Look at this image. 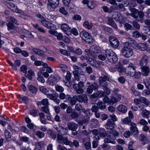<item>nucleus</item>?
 Segmentation results:
<instances>
[{"mask_svg":"<svg viewBox=\"0 0 150 150\" xmlns=\"http://www.w3.org/2000/svg\"><path fill=\"white\" fill-rule=\"evenodd\" d=\"M93 134H99L100 137L105 138L104 142L105 143L115 144V140L116 137L119 135V133L115 129L111 130L108 133L104 128H100L99 129H94L92 131Z\"/></svg>","mask_w":150,"mask_h":150,"instance_id":"f257e3e1","label":"nucleus"},{"mask_svg":"<svg viewBox=\"0 0 150 150\" xmlns=\"http://www.w3.org/2000/svg\"><path fill=\"white\" fill-rule=\"evenodd\" d=\"M106 81H110V79L106 75L103 76H100L99 77L98 81L99 85L103 88V89L106 92L107 94H110V92L109 88L108 87V84Z\"/></svg>","mask_w":150,"mask_h":150,"instance_id":"f03ea898","label":"nucleus"},{"mask_svg":"<svg viewBox=\"0 0 150 150\" xmlns=\"http://www.w3.org/2000/svg\"><path fill=\"white\" fill-rule=\"evenodd\" d=\"M124 45V47L121 50V52L123 56L126 58H129L133 54V50L129 46L128 42L125 43Z\"/></svg>","mask_w":150,"mask_h":150,"instance_id":"7ed1b4c3","label":"nucleus"},{"mask_svg":"<svg viewBox=\"0 0 150 150\" xmlns=\"http://www.w3.org/2000/svg\"><path fill=\"white\" fill-rule=\"evenodd\" d=\"M135 68V65L130 63L127 67L128 74L131 76H134L136 79H139L141 76V73L140 72H136Z\"/></svg>","mask_w":150,"mask_h":150,"instance_id":"20e7f679","label":"nucleus"},{"mask_svg":"<svg viewBox=\"0 0 150 150\" xmlns=\"http://www.w3.org/2000/svg\"><path fill=\"white\" fill-rule=\"evenodd\" d=\"M105 55L109 61L112 63H115L117 60L116 54L111 50H107L105 51Z\"/></svg>","mask_w":150,"mask_h":150,"instance_id":"39448f33","label":"nucleus"},{"mask_svg":"<svg viewBox=\"0 0 150 150\" xmlns=\"http://www.w3.org/2000/svg\"><path fill=\"white\" fill-rule=\"evenodd\" d=\"M59 0H48L47 8L50 11H54L58 6Z\"/></svg>","mask_w":150,"mask_h":150,"instance_id":"423d86ee","label":"nucleus"},{"mask_svg":"<svg viewBox=\"0 0 150 150\" xmlns=\"http://www.w3.org/2000/svg\"><path fill=\"white\" fill-rule=\"evenodd\" d=\"M57 140L60 143H63L66 145L71 146L72 144V142L68 140L67 137H63L62 135L59 134H57Z\"/></svg>","mask_w":150,"mask_h":150,"instance_id":"0eeeda50","label":"nucleus"},{"mask_svg":"<svg viewBox=\"0 0 150 150\" xmlns=\"http://www.w3.org/2000/svg\"><path fill=\"white\" fill-rule=\"evenodd\" d=\"M80 35L82 39L86 42L90 43L92 42V38L88 32L83 30L80 32Z\"/></svg>","mask_w":150,"mask_h":150,"instance_id":"6e6552de","label":"nucleus"},{"mask_svg":"<svg viewBox=\"0 0 150 150\" xmlns=\"http://www.w3.org/2000/svg\"><path fill=\"white\" fill-rule=\"evenodd\" d=\"M109 40L110 44L112 47L114 48H116L118 47L119 42L116 37L110 36L109 37Z\"/></svg>","mask_w":150,"mask_h":150,"instance_id":"1a4fd4ad","label":"nucleus"},{"mask_svg":"<svg viewBox=\"0 0 150 150\" xmlns=\"http://www.w3.org/2000/svg\"><path fill=\"white\" fill-rule=\"evenodd\" d=\"M61 28L63 31L68 36L71 34V29L69 26L66 23H63L61 25Z\"/></svg>","mask_w":150,"mask_h":150,"instance_id":"9d476101","label":"nucleus"},{"mask_svg":"<svg viewBox=\"0 0 150 150\" xmlns=\"http://www.w3.org/2000/svg\"><path fill=\"white\" fill-rule=\"evenodd\" d=\"M149 59L148 57L144 55L142 57L139 62V65L141 67L146 66L148 62Z\"/></svg>","mask_w":150,"mask_h":150,"instance_id":"9b49d317","label":"nucleus"},{"mask_svg":"<svg viewBox=\"0 0 150 150\" xmlns=\"http://www.w3.org/2000/svg\"><path fill=\"white\" fill-rule=\"evenodd\" d=\"M115 125V122L112 120L108 119L105 125L106 128L108 129L113 130V129Z\"/></svg>","mask_w":150,"mask_h":150,"instance_id":"f8f14e48","label":"nucleus"},{"mask_svg":"<svg viewBox=\"0 0 150 150\" xmlns=\"http://www.w3.org/2000/svg\"><path fill=\"white\" fill-rule=\"evenodd\" d=\"M77 100L79 103H86L88 100L87 96L85 95H78L76 96Z\"/></svg>","mask_w":150,"mask_h":150,"instance_id":"ddd939ff","label":"nucleus"},{"mask_svg":"<svg viewBox=\"0 0 150 150\" xmlns=\"http://www.w3.org/2000/svg\"><path fill=\"white\" fill-rule=\"evenodd\" d=\"M8 30L9 31L11 30L18 31L19 29L18 27L15 26L11 22L6 23Z\"/></svg>","mask_w":150,"mask_h":150,"instance_id":"4468645a","label":"nucleus"},{"mask_svg":"<svg viewBox=\"0 0 150 150\" xmlns=\"http://www.w3.org/2000/svg\"><path fill=\"white\" fill-rule=\"evenodd\" d=\"M68 129L69 130H76L78 127L77 124L73 122H69L67 123Z\"/></svg>","mask_w":150,"mask_h":150,"instance_id":"2eb2a0df","label":"nucleus"},{"mask_svg":"<svg viewBox=\"0 0 150 150\" xmlns=\"http://www.w3.org/2000/svg\"><path fill=\"white\" fill-rule=\"evenodd\" d=\"M49 33L51 34L56 36L58 40H61L63 37V35L61 33H58L57 31L49 30Z\"/></svg>","mask_w":150,"mask_h":150,"instance_id":"dca6fc26","label":"nucleus"},{"mask_svg":"<svg viewBox=\"0 0 150 150\" xmlns=\"http://www.w3.org/2000/svg\"><path fill=\"white\" fill-rule=\"evenodd\" d=\"M108 21V24L110 25L111 27L115 29H117L118 28L116 24L115 23L112 18L110 17L107 18Z\"/></svg>","mask_w":150,"mask_h":150,"instance_id":"f3484780","label":"nucleus"},{"mask_svg":"<svg viewBox=\"0 0 150 150\" xmlns=\"http://www.w3.org/2000/svg\"><path fill=\"white\" fill-rule=\"evenodd\" d=\"M139 140L141 142L142 144L144 145L149 143V141L147 138L144 134H141L139 137Z\"/></svg>","mask_w":150,"mask_h":150,"instance_id":"a211bd4d","label":"nucleus"},{"mask_svg":"<svg viewBox=\"0 0 150 150\" xmlns=\"http://www.w3.org/2000/svg\"><path fill=\"white\" fill-rule=\"evenodd\" d=\"M142 74L145 76H148L150 71V69L148 66L141 67Z\"/></svg>","mask_w":150,"mask_h":150,"instance_id":"6ab92c4d","label":"nucleus"},{"mask_svg":"<svg viewBox=\"0 0 150 150\" xmlns=\"http://www.w3.org/2000/svg\"><path fill=\"white\" fill-rule=\"evenodd\" d=\"M57 130L59 133L63 135L67 134L68 132V129L67 127L64 128L62 126L57 128Z\"/></svg>","mask_w":150,"mask_h":150,"instance_id":"aec40b11","label":"nucleus"},{"mask_svg":"<svg viewBox=\"0 0 150 150\" xmlns=\"http://www.w3.org/2000/svg\"><path fill=\"white\" fill-rule=\"evenodd\" d=\"M47 97L50 99L53 100L57 104H58L60 102V100L57 98L56 96L52 94H48L47 95Z\"/></svg>","mask_w":150,"mask_h":150,"instance_id":"412c9836","label":"nucleus"},{"mask_svg":"<svg viewBox=\"0 0 150 150\" xmlns=\"http://www.w3.org/2000/svg\"><path fill=\"white\" fill-rule=\"evenodd\" d=\"M31 51L43 58H45L46 56L45 54L42 52V51L41 50L38 49L34 48L31 50Z\"/></svg>","mask_w":150,"mask_h":150,"instance_id":"4be33fe9","label":"nucleus"},{"mask_svg":"<svg viewBox=\"0 0 150 150\" xmlns=\"http://www.w3.org/2000/svg\"><path fill=\"white\" fill-rule=\"evenodd\" d=\"M87 85H90L91 88L93 90H97L99 88V86L96 82H94L93 83H91L90 82H88L87 83Z\"/></svg>","mask_w":150,"mask_h":150,"instance_id":"5701e85b","label":"nucleus"},{"mask_svg":"<svg viewBox=\"0 0 150 150\" xmlns=\"http://www.w3.org/2000/svg\"><path fill=\"white\" fill-rule=\"evenodd\" d=\"M6 20L9 22H12L16 25H18V21L15 18L13 17L8 16L6 17Z\"/></svg>","mask_w":150,"mask_h":150,"instance_id":"b1692460","label":"nucleus"},{"mask_svg":"<svg viewBox=\"0 0 150 150\" xmlns=\"http://www.w3.org/2000/svg\"><path fill=\"white\" fill-rule=\"evenodd\" d=\"M34 75V72L31 70H29L27 73L25 74V77L28 78L29 80H32V76H33Z\"/></svg>","mask_w":150,"mask_h":150,"instance_id":"393cba45","label":"nucleus"},{"mask_svg":"<svg viewBox=\"0 0 150 150\" xmlns=\"http://www.w3.org/2000/svg\"><path fill=\"white\" fill-rule=\"evenodd\" d=\"M59 98L62 100H64L65 99H66L67 100H69V99H70L71 98V96L67 94L66 95L64 93L61 92L59 94Z\"/></svg>","mask_w":150,"mask_h":150,"instance_id":"a878e982","label":"nucleus"},{"mask_svg":"<svg viewBox=\"0 0 150 150\" xmlns=\"http://www.w3.org/2000/svg\"><path fill=\"white\" fill-rule=\"evenodd\" d=\"M18 97L19 98L21 99L26 104L28 103L29 99L27 97L21 96L20 95H18Z\"/></svg>","mask_w":150,"mask_h":150,"instance_id":"bb28decb","label":"nucleus"},{"mask_svg":"<svg viewBox=\"0 0 150 150\" xmlns=\"http://www.w3.org/2000/svg\"><path fill=\"white\" fill-rule=\"evenodd\" d=\"M104 95V93L103 91H98L96 94H95L92 95L91 96V97L92 98H96L97 96L99 97H101L103 96Z\"/></svg>","mask_w":150,"mask_h":150,"instance_id":"cd10ccee","label":"nucleus"},{"mask_svg":"<svg viewBox=\"0 0 150 150\" xmlns=\"http://www.w3.org/2000/svg\"><path fill=\"white\" fill-rule=\"evenodd\" d=\"M46 27L48 29H50V30H49L54 31L56 29V26L54 25L49 21L47 23Z\"/></svg>","mask_w":150,"mask_h":150,"instance_id":"c85d7f7f","label":"nucleus"},{"mask_svg":"<svg viewBox=\"0 0 150 150\" xmlns=\"http://www.w3.org/2000/svg\"><path fill=\"white\" fill-rule=\"evenodd\" d=\"M117 108L118 110L123 113L126 112L127 110V107L124 105H119Z\"/></svg>","mask_w":150,"mask_h":150,"instance_id":"c756f323","label":"nucleus"},{"mask_svg":"<svg viewBox=\"0 0 150 150\" xmlns=\"http://www.w3.org/2000/svg\"><path fill=\"white\" fill-rule=\"evenodd\" d=\"M97 105L98 109L100 110L104 109L106 108L105 103L102 102H98Z\"/></svg>","mask_w":150,"mask_h":150,"instance_id":"7c9ffc66","label":"nucleus"},{"mask_svg":"<svg viewBox=\"0 0 150 150\" xmlns=\"http://www.w3.org/2000/svg\"><path fill=\"white\" fill-rule=\"evenodd\" d=\"M38 80L42 83H44L45 82V80L44 79L42 76V73L41 71H39L38 73Z\"/></svg>","mask_w":150,"mask_h":150,"instance_id":"2f4dec72","label":"nucleus"},{"mask_svg":"<svg viewBox=\"0 0 150 150\" xmlns=\"http://www.w3.org/2000/svg\"><path fill=\"white\" fill-rule=\"evenodd\" d=\"M28 89L30 93H36L37 91V89L34 86L29 85L28 86Z\"/></svg>","mask_w":150,"mask_h":150,"instance_id":"473e14b6","label":"nucleus"},{"mask_svg":"<svg viewBox=\"0 0 150 150\" xmlns=\"http://www.w3.org/2000/svg\"><path fill=\"white\" fill-rule=\"evenodd\" d=\"M138 48L139 50L144 51L147 49V46L145 44L140 43L138 45Z\"/></svg>","mask_w":150,"mask_h":150,"instance_id":"72a5a7b5","label":"nucleus"},{"mask_svg":"<svg viewBox=\"0 0 150 150\" xmlns=\"http://www.w3.org/2000/svg\"><path fill=\"white\" fill-rule=\"evenodd\" d=\"M73 87L75 90L76 92L78 94H82L84 92V90L82 88H79L74 86H73Z\"/></svg>","mask_w":150,"mask_h":150,"instance_id":"f704fd0d","label":"nucleus"},{"mask_svg":"<svg viewBox=\"0 0 150 150\" xmlns=\"http://www.w3.org/2000/svg\"><path fill=\"white\" fill-rule=\"evenodd\" d=\"M150 112L146 109L143 110L141 112V114L144 117L148 118V115L150 114Z\"/></svg>","mask_w":150,"mask_h":150,"instance_id":"c9c22d12","label":"nucleus"},{"mask_svg":"<svg viewBox=\"0 0 150 150\" xmlns=\"http://www.w3.org/2000/svg\"><path fill=\"white\" fill-rule=\"evenodd\" d=\"M141 102L145 104L146 106H148L150 103L149 101L146 98L141 97Z\"/></svg>","mask_w":150,"mask_h":150,"instance_id":"e433bc0d","label":"nucleus"},{"mask_svg":"<svg viewBox=\"0 0 150 150\" xmlns=\"http://www.w3.org/2000/svg\"><path fill=\"white\" fill-rule=\"evenodd\" d=\"M48 134L50 136L52 139H55L57 137V135H56L51 130H49L48 131Z\"/></svg>","mask_w":150,"mask_h":150,"instance_id":"4c0bfd02","label":"nucleus"},{"mask_svg":"<svg viewBox=\"0 0 150 150\" xmlns=\"http://www.w3.org/2000/svg\"><path fill=\"white\" fill-rule=\"evenodd\" d=\"M84 83L82 81H81L79 82L78 84H74L73 85V86L82 88L84 87Z\"/></svg>","mask_w":150,"mask_h":150,"instance_id":"58836bf2","label":"nucleus"},{"mask_svg":"<svg viewBox=\"0 0 150 150\" xmlns=\"http://www.w3.org/2000/svg\"><path fill=\"white\" fill-rule=\"evenodd\" d=\"M55 88L57 91L61 93L64 91V88L62 86L58 85H55Z\"/></svg>","mask_w":150,"mask_h":150,"instance_id":"ea45409f","label":"nucleus"},{"mask_svg":"<svg viewBox=\"0 0 150 150\" xmlns=\"http://www.w3.org/2000/svg\"><path fill=\"white\" fill-rule=\"evenodd\" d=\"M48 100L47 99H43L41 101L37 103L38 105H41V104L43 105H46L48 104Z\"/></svg>","mask_w":150,"mask_h":150,"instance_id":"a19ab883","label":"nucleus"},{"mask_svg":"<svg viewBox=\"0 0 150 150\" xmlns=\"http://www.w3.org/2000/svg\"><path fill=\"white\" fill-rule=\"evenodd\" d=\"M70 99L71 100L70 101V103L71 105L73 106L75 105L77 101L76 96H74L72 98H71Z\"/></svg>","mask_w":150,"mask_h":150,"instance_id":"79ce46f5","label":"nucleus"},{"mask_svg":"<svg viewBox=\"0 0 150 150\" xmlns=\"http://www.w3.org/2000/svg\"><path fill=\"white\" fill-rule=\"evenodd\" d=\"M59 12L62 14L65 15H67L68 14V12L63 7H61L59 9Z\"/></svg>","mask_w":150,"mask_h":150,"instance_id":"37998d69","label":"nucleus"},{"mask_svg":"<svg viewBox=\"0 0 150 150\" xmlns=\"http://www.w3.org/2000/svg\"><path fill=\"white\" fill-rule=\"evenodd\" d=\"M40 90L41 92L46 95L48 94V90L44 86L40 87Z\"/></svg>","mask_w":150,"mask_h":150,"instance_id":"c03bdc74","label":"nucleus"},{"mask_svg":"<svg viewBox=\"0 0 150 150\" xmlns=\"http://www.w3.org/2000/svg\"><path fill=\"white\" fill-rule=\"evenodd\" d=\"M73 67L74 69L73 73H79V70H81V68L76 65H74Z\"/></svg>","mask_w":150,"mask_h":150,"instance_id":"a18cd8bd","label":"nucleus"},{"mask_svg":"<svg viewBox=\"0 0 150 150\" xmlns=\"http://www.w3.org/2000/svg\"><path fill=\"white\" fill-rule=\"evenodd\" d=\"M117 7L118 9L120 11H124L125 10L124 4L122 3L119 4L117 6Z\"/></svg>","mask_w":150,"mask_h":150,"instance_id":"49530a36","label":"nucleus"},{"mask_svg":"<svg viewBox=\"0 0 150 150\" xmlns=\"http://www.w3.org/2000/svg\"><path fill=\"white\" fill-rule=\"evenodd\" d=\"M124 27L125 29L127 30L133 29V27L130 24L127 23H126L125 24Z\"/></svg>","mask_w":150,"mask_h":150,"instance_id":"de8ad7c7","label":"nucleus"},{"mask_svg":"<svg viewBox=\"0 0 150 150\" xmlns=\"http://www.w3.org/2000/svg\"><path fill=\"white\" fill-rule=\"evenodd\" d=\"M70 116L73 119H75L78 117L79 114L75 111H73L71 113Z\"/></svg>","mask_w":150,"mask_h":150,"instance_id":"09e8293b","label":"nucleus"},{"mask_svg":"<svg viewBox=\"0 0 150 150\" xmlns=\"http://www.w3.org/2000/svg\"><path fill=\"white\" fill-rule=\"evenodd\" d=\"M123 122L125 124H128L129 125L132 123L131 119L129 117H127L124 119Z\"/></svg>","mask_w":150,"mask_h":150,"instance_id":"8fccbe9b","label":"nucleus"},{"mask_svg":"<svg viewBox=\"0 0 150 150\" xmlns=\"http://www.w3.org/2000/svg\"><path fill=\"white\" fill-rule=\"evenodd\" d=\"M141 33L137 31H135L132 33V36L135 38H138L140 37Z\"/></svg>","mask_w":150,"mask_h":150,"instance_id":"3c124183","label":"nucleus"},{"mask_svg":"<svg viewBox=\"0 0 150 150\" xmlns=\"http://www.w3.org/2000/svg\"><path fill=\"white\" fill-rule=\"evenodd\" d=\"M82 105L79 103L75 105V109L77 111H80L82 110Z\"/></svg>","mask_w":150,"mask_h":150,"instance_id":"603ef678","label":"nucleus"},{"mask_svg":"<svg viewBox=\"0 0 150 150\" xmlns=\"http://www.w3.org/2000/svg\"><path fill=\"white\" fill-rule=\"evenodd\" d=\"M4 134L6 139L11 138V133L7 129L5 130Z\"/></svg>","mask_w":150,"mask_h":150,"instance_id":"864d4df0","label":"nucleus"},{"mask_svg":"<svg viewBox=\"0 0 150 150\" xmlns=\"http://www.w3.org/2000/svg\"><path fill=\"white\" fill-rule=\"evenodd\" d=\"M102 8L103 9L104 12H105L110 13L112 12V10L110 9L107 6H103L102 7Z\"/></svg>","mask_w":150,"mask_h":150,"instance_id":"5fc2aeb1","label":"nucleus"},{"mask_svg":"<svg viewBox=\"0 0 150 150\" xmlns=\"http://www.w3.org/2000/svg\"><path fill=\"white\" fill-rule=\"evenodd\" d=\"M20 140L21 141H23L24 142H29V139L27 137L22 136L20 137Z\"/></svg>","mask_w":150,"mask_h":150,"instance_id":"6e6d98bb","label":"nucleus"},{"mask_svg":"<svg viewBox=\"0 0 150 150\" xmlns=\"http://www.w3.org/2000/svg\"><path fill=\"white\" fill-rule=\"evenodd\" d=\"M133 26L136 30H138L140 29V26L139 24L135 21H134L133 22Z\"/></svg>","mask_w":150,"mask_h":150,"instance_id":"4d7b16f0","label":"nucleus"},{"mask_svg":"<svg viewBox=\"0 0 150 150\" xmlns=\"http://www.w3.org/2000/svg\"><path fill=\"white\" fill-rule=\"evenodd\" d=\"M84 24L86 26L88 29L90 30L92 28V25L89 24V22L87 21H84Z\"/></svg>","mask_w":150,"mask_h":150,"instance_id":"13d9d810","label":"nucleus"},{"mask_svg":"<svg viewBox=\"0 0 150 150\" xmlns=\"http://www.w3.org/2000/svg\"><path fill=\"white\" fill-rule=\"evenodd\" d=\"M7 62L12 67L13 69L15 71L17 70V68L16 67V66L14 65L12 63L11 61L8 59L7 60Z\"/></svg>","mask_w":150,"mask_h":150,"instance_id":"bf43d9fd","label":"nucleus"},{"mask_svg":"<svg viewBox=\"0 0 150 150\" xmlns=\"http://www.w3.org/2000/svg\"><path fill=\"white\" fill-rule=\"evenodd\" d=\"M36 134L40 138L43 137L45 135V134L43 132L39 131H37L36 133Z\"/></svg>","mask_w":150,"mask_h":150,"instance_id":"052dcab7","label":"nucleus"},{"mask_svg":"<svg viewBox=\"0 0 150 150\" xmlns=\"http://www.w3.org/2000/svg\"><path fill=\"white\" fill-rule=\"evenodd\" d=\"M117 15L118 16V18L114 17V19L115 20H118L120 22V23L123 22L122 20L121 19V18H122V16L120 15V14H119L118 13H117Z\"/></svg>","mask_w":150,"mask_h":150,"instance_id":"680f3d73","label":"nucleus"},{"mask_svg":"<svg viewBox=\"0 0 150 150\" xmlns=\"http://www.w3.org/2000/svg\"><path fill=\"white\" fill-rule=\"evenodd\" d=\"M130 130L131 131V132L134 135L137 134L139 132L137 127H135L134 128H133Z\"/></svg>","mask_w":150,"mask_h":150,"instance_id":"e2e57ef3","label":"nucleus"},{"mask_svg":"<svg viewBox=\"0 0 150 150\" xmlns=\"http://www.w3.org/2000/svg\"><path fill=\"white\" fill-rule=\"evenodd\" d=\"M134 12L131 14V15L132 17L134 18H137L138 17L137 15V12L138 10H136V9L134 8L133 9Z\"/></svg>","mask_w":150,"mask_h":150,"instance_id":"0e129e2a","label":"nucleus"},{"mask_svg":"<svg viewBox=\"0 0 150 150\" xmlns=\"http://www.w3.org/2000/svg\"><path fill=\"white\" fill-rule=\"evenodd\" d=\"M60 52L62 54L64 55H66L68 56H70L71 54L69 52H68L67 50H61Z\"/></svg>","mask_w":150,"mask_h":150,"instance_id":"69168bd1","label":"nucleus"},{"mask_svg":"<svg viewBox=\"0 0 150 150\" xmlns=\"http://www.w3.org/2000/svg\"><path fill=\"white\" fill-rule=\"evenodd\" d=\"M132 134V133L128 130L125 132L124 133V136L126 138H128Z\"/></svg>","mask_w":150,"mask_h":150,"instance_id":"338daca9","label":"nucleus"},{"mask_svg":"<svg viewBox=\"0 0 150 150\" xmlns=\"http://www.w3.org/2000/svg\"><path fill=\"white\" fill-rule=\"evenodd\" d=\"M98 57L100 59L103 61L105 60L107 57L105 54L104 55L102 54H99Z\"/></svg>","mask_w":150,"mask_h":150,"instance_id":"774afa93","label":"nucleus"}]
</instances>
